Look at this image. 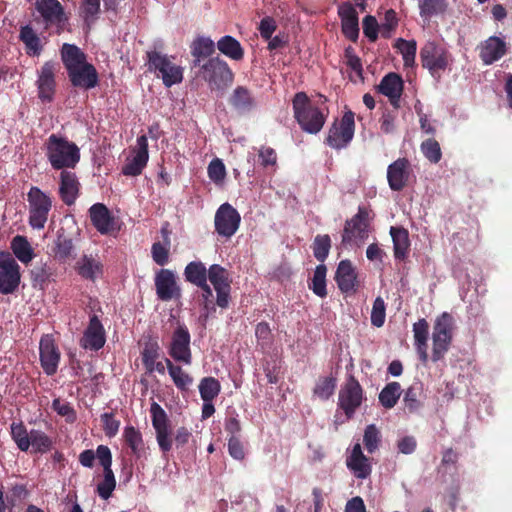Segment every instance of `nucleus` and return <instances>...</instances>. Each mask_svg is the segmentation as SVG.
Masks as SVG:
<instances>
[{
    "label": "nucleus",
    "mask_w": 512,
    "mask_h": 512,
    "mask_svg": "<svg viewBox=\"0 0 512 512\" xmlns=\"http://www.w3.org/2000/svg\"><path fill=\"white\" fill-rule=\"evenodd\" d=\"M60 54L72 86L85 90L97 86L98 72L87 62L86 54L78 46L64 43Z\"/></svg>",
    "instance_id": "obj_1"
},
{
    "label": "nucleus",
    "mask_w": 512,
    "mask_h": 512,
    "mask_svg": "<svg viewBox=\"0 0 512 512\" xmlns=\"http://www.w3.org/2000/svg\"><path fill=\"white\" fill-rule=\"evenodd\" d=\"M294 118L302 131L319 133L328 117L326 112L315 105L305 92H297L292 99Z\"/></svg>",
    "instance_id": "obj_2"
},
{
    "label": "nucleus",
    "mask_w": 512,
    "mask_h": 512,
    "mask_svg": "<svg viewBox=\"0 0 512 512\" xmlns=\"http://www.w3.org/2000/svg\"><path fill=\"white\" fill-rule=\"evenodd\" d=\"M46 156L53 169L63 171L77 165L80 150L67 138L51 134L46 141Z\"/></svg>",
    "instance_id": "obj_3"
},
{
    "label": "nucleus",
    "mask_w": 512,
    "mask_h": 512,
    "mask_svg": "<svg viewBox=\"0 0 512 512\" xmlns=\"http://www.w3.org/2000/svg\"><path fill=\"white\" fill-rule=\"evenodd\" d=\"M375 214L369 205H360L357 213L347 219L342 232L343 245H362L369 236Z\"/></svg>",
    "instance_id": "obj_4"
},
{
    "label": "nucleus",
    "mask_w": 512,
    "mask_h": 512,
    "mask_svg": "<svg viewBox=\"0 0 512 512\" xmlns=\"http://www.w3.org/2000/svg\"><path fill=\"white\" fill-rule=\"evenodd\" d=\"M199 68V76L212 91H224L234 80V73L228 63L219 56L210 57Z\"/></svg>",
    "instance_id": "obj_5"
},
{
    "label": "nucleus",
    "mask_w": 512,
    "mask_h": 512,
    "mask_svg": "<svg viewBox=\"0 0 512 512\" xmlns=\"http://www.w3.org/2000/svg\"><path fill=\"white\" fill-rule=\"evenodd\" d=\"M27 201L29 208V225L33 229H43L52 208L51 197L40 188L32 186L27 193Z\"/></svg>",
    "instance_id": "obj_6"
},
{
    "label": "nucleus",
    "mask_w": 512,
    "mask_h": 512,
    "mask_svg": "<svg viewBox=\"0 0 512 512\" xmlns=\"http://www.w3.org/2000/svg\"><path fill=\"white\" fill-rule=\"evenodd\" d=\"M354 132V113L348 110L340 120H334L328 130L324 143L332 149L341 150L350 144L354 137Z\"/></svg>",
    "instance_id": "obj_7"
},
{
    "label": "nucleus",
    "mask_w": 512,
    "mask_h": 512,
    "mask_svg": "<svg viewBox=\"0 0 512 512\" xmlns=\"http://www.w3.org/2000/svg\"><path fill=\"white\" fill-rule=\"evenodd\" d=\"M454 320L451 314L443 312L439 315L433 326L432 333V361L438 362L444 358L452 342Z\"/></svg>",
    "instance_id": "obj_8"
},
{
    "label": "nucleus",
    "mask_w": 512,
    "mask_h": 512,
    "mask_svg": "<svg viewBox=\"0 0 512 512\" xmlns=\"http://www.w3.org/2000/svg\"><path fill=\"white\" fill-rule=\"evenodd\" d=\"M150 71L158 73L161 76L163 84L166 87L178 84L183 80V69L179 65L172 63L167 55L157 51H148L146 53Z\"/></svg>",
    "instance_id": "obj_9"
},
{
    "label": "nucleus",
    "mask_w": 512,
    "mask_h": 512,
    "mask_svg": "<svg viewBox=\"0 0 512 512\" xmlns=\"http://www.w3.org/2000/svg\"><path fill=\"white\" fill-rule=\"evenodd\" d=\"M420 59L423 68L428 69L432 76H436L447 68L450 55L441 45L428 41L420 50Z\"/></svg>",
    "instance_id": "obj_10"
},
{
    "label": "nucleus",
    "mask_w": 512,
    "mask_h": 512,
    "mask_svg": "<svg viewBox=\"0 0 512 512\" xmlns=\"http://www.w3.org/2000/svg\"><path fill=\"white\" fill-rule=\"evenodd\" d=\"M228 270L219 264H213L208 268V279L213 285L217 297L216 303L222 309L229 306L231 279Z\"/></svg>",
    "instance_id": "obj_11"
},
{
    "label": "nucleus",
    "mask_w": 512,
    "mask_h": 512,
    "mask_svg": "<svg viewBox=\"0 0 512 512\" xmlns=\"http://www.w3.org/2000/svg\"><path fill=\"white\" fill-rule=\"evenodd\" d=\"M363 401V389L354 376H350L339 391L338 406L351 418Z\"/></svg>",
    "instance_id": "obj_12"
},
{
    "label": "nucleus",
    "mask_w": 512,
    "mask_h": 512,
    "mask_svg": "<svg viewBox=\"0 0 512 512\" xmlns=\"http://www.w3.org/2000/svg\"><path fill=\"white\" fill-rule=\"evenodd\" d=\"M20 267L10 254L0 253V293H14L20 284Z\"/></svg>",
    "instance_id": "obj_13"
},
{
    "label": "nucleus",
    "mask_w": 512,
    "mask_h": 512,
    "mask_svg": "<svg viewBox=\"0 0 512 512\" xmlns=\"http://www.w3.org/2000/svg\"><path fill=\"white\" fill-rule=\"evenodd\" d=\"M190 333L185 325H179L173 332L168 346L169 356L176 362L191 365Z\"/></svg>",
    "instance_id": "obj_14"
},
{
    "label": "nucleus",
    "mask_w": 512,
    "mask_h": 512,
    "mask_svg": "<svg viewBox=\"0 0 512 512\" xmlns=\"http://www.w3.org/2000/svg\"><path fill=\"white\" fill-rule=\"evenodd\" d=\"M241 216L229 203L222 204L215 214V230L226 238L233 236L239 228Z\"/></svg>",
    "instance_id": "obj_15"
},
{
    "label": "nucleus",
    "mask_w": 512,
    "mask_h": 512,
    "mask_svg": "<svg viewBox=\"0 0 512 512\" xmlns=\"http://www.w3.org/2000/svg\"><path fill=\"white\" fill-rule=\"evenodd\" d=\"M155 289L157 298L167 302L181 298L182 291L177 284L176 275L170 269H160L155 275Z\"/></svg>",
    "instance_id": "obj_16"
},
{
    "label": "nucleus",
    "mask_w": 512,
    "mask_h": 512,
    "mask_svg": "<svg viewBox=\"0 0 512 512\" xmlns=\"http://www.w3.org/2000/svg\"><path fill=\"white\" fill-rule=\"evenodd\" d=\"M152 425L156 431V439L159 448L166 453L172 448V439L170 438L169 420L164 409L156 402L150 407Z\"/></svg>",
    "instance_id": "obj_17"
},
{
    "label": "nucleus",
    "mask_w": 512,
    "mask_h": 512,
    "mask_svg": "<svg viewBox=\"0 0 512 512\" xmlns=\"http://www.w3.org/2000/svg\"><path fill=\"white\" fill-rule=\"evenodd\" d=\"M413 170L410 161L398 158L387 167V181L392 191H402L410 182Z\"/></svg>",
    "instance_id": "obj_18"
},
{
    "label": "nucleus",
    "mask_w": 512,
    "mask_h": 512,
    "mask_svg": "<svg viewBox=\"0 0 512 512\" xmlns=\"http://www.w3.org/2000/svg\"><path fill=\"white\" fill-rule=\"evenodd\" d=\"M60 355L53 336L49 334L43 335L39 343V356L41 367L48 376H52L57 372Z\"/></svg>",
    "instance_id": "obj_19"
},
{
    "label": "nucleus",
    "mask_w": 512,
    "mask_h": 512,
    "mask_svg": "<svg viewBox=\"0 0 512 512\" xmlns=\"http://www.w3.org/2000/svg\"><path fill=\"white\" fill-rule=\"evenodd\" d=\"M56 65L52 61L45 62L38 71L36 81L38 97L42 102H52L56 92Z\"/></svg>",
    "instance_id": "obj_20"
},
{
    "label": "nucleus",
    "mask_w": 512,
    "mask_h": 512,
    "mask_svg": "<svg viewBox=\"0 0 512 512\" xmlns=\"http://www.w3.org/2000/svg\"><path fill=\"white\" fill-rule=\"evenodd\" d=\"M338 16L341 19L342 34L356 43L359 38V17L356 9L350 2H344L338 7Z\"/></svg>",
    "instance_id": "obj_21"
},
{
    "label": "nucleus",
    "mask_w": 512,
    "mask_h": 512,
    "mask_svg": "<svg viewBox=\"0 0 512 512\" xmlns=\"http://www.w3.org/2000/svg\"><path fill=\"white\" fill-rule=\"evenodd\" d=\"M149 159L148 139L146 135L137 138L135 154L123 167L122 173L125 176H138L146 167Z\"/></svg>",
    "instance_id": "obj_22"
},
{
    "label": "nucleus",
    "mask_w": 512,
    "mask_h": 512,
    "mask_svg": "<svg viewBox=\"0 0 512 512\" xmlns=\"http://www.w3.org/2000/svg\"><path fill=\"white\" fill-rule=\"evenodd\" d=\"M106 342L105 330L97 315H92L81 339V346L94 351L100 350Z\"/></svg>",
    "instance_id": "obj_23"
},
{
    "label": "nucleus",
    "mask_w": 512,
    "mask_h": 512,
    "mask_svg": "<svg viewBox=\"0 0 512 512\" xmlns=\"http://www.w3.org/2000/svg\"><path fill=\"white\" fill-rule=\"evenodd\" d=\"M89 217L92 225L103 235L116 230L115 218L103 203L93 204L89 208Z\"/></svg>",
    "instance_id": "obj_24"
},
{
    "label": "nucleus",
    "mask_w": 512,
    "mask_h": 512,
    "mask_svg": "<svg viewBox=\"0 0 512 512\" xmlns=\"http://www.w3.org/2000/svg\"><path fill=\"white\" fill-rule=\"evenodd\" d=\"M403 88V79L399 74L394 72H390L385 75L378 85V91L388 97L391 105L396 109L400 106L399 103Z\"/></svg>",
    "instance_id": "obj_25"
},
{
    "label": "nucleus",
    "mask_w": 512,
    "mask_h": 512,
    "mask_svg": "<svg viewBox=\"0 0 512 512\" xmlns=\"http://www.w3.org/2000/svg\"><path fill=\"white\" fill-rule=\"evenodd\" d=\"M80 183L74 172L63 170L60 173L59 195L64 204L71 206L79 196Z\"/></svg>",
    "instance_id": "obj_26"
},
{
    "label": "nucleus",
    "mask_w": 512,
    "mask_h": 512,
    "mask_svg": "<svg viewBox=\"0 0 512 512\" xmlns=\"http://www.w3.org/2000/svg\"><path fill=\"white\" fill-rule=\"evenodd\" d=\"M75 252V237L69 233L64 227L57 231L56 239L53 247V254L55 259L65 262L74 257Z\"/></svg>",
    "instance_id": "obj_27"
},
{
    "label": "nucleus",
    "mask_w": 512,
    "mask_h": 512,
    "mask_svg": "<svg viewBox=\"0 0 512 512\" xmlns=\"http://www.w3.org/2000/svg\"><path fill=\"white\" fill-rule=\"evenodd\" d=\"M346 465L358 479H366L372 472L369 458L363 454L359 443L353 446L351 454L346 460Z\"/></svg>",
    "instance_id": "obj_28"
},
{
    "label": "nucleus",
    "mask_w": 512,
    "mask_h": 512,
    "mask_svg": "<svg viewBox=\"0 0 512 512\" xmlns=\"http://www.w3.org/2000/svg\"><path fill=\"white\" fill-rule=\"evenodd\" d=\"M506 52V43L497 36H491L482 43L479 56L485 65H491L501 59Z\"/></svg>",
    "instance_id": "obj_29"
},
{
    "label": "nucleus",
    "mask_w": 512,
    "mask_h": 512,
    "mask_svg": "<svg viewBox=\"0 0 512 512\" xmlns=\"http://www.w3.org/2000/svg\"><path fill=\"white\" fill-rule=\"evenodd\" d=\"M335 281L338 288L344 293L356 290L357 274L350 260L340 261L335 273Z\"/></svg>",
    "instance_id": "obj_30"
},
{
    "label": "nucleus",
    "mask_w": 512,
    "mask_h": 512,
    "mask_svg": "<svg viewBox=\"0 0 512 512\" xmlns=\"http://www.w3.org/2000/svg\"><path fill=\"white\" fill-rule=\"evenodd\" d=\"M75 270L85 280L95 281L103 274V264L92 255H83L75 265Z\"/></svg>",
    "instance_id": "obj_31"
},
{
    "label": "nucleus",
    "mask_w": 512,
    "mask_h": 512,
    "mask_svg": "<svg viewBox=\"0 0 512 512\" xmlns=\"http://www.w3.org/2000/svg\"><path fill=\"white\" fill-rule=\"evenodd\" d=\"M230 105L239 113H248L256 107V100L251 91L244 86H237L229 98Z\"/></svg>",
    "instance_id": "obj_32"
},
{
    "label": "nucleus",
    "mask_w": 512,
    "mask_h": 512,
    "mask_svg": "<svg viewBox=\"0 0 512 512\" xmlns=\"http://www.w3.org/2000/svg\"><path fill=\"white\" fill-rule=\"evenodd\" d=\"M215 52V43L209 37L199 36L191 44V55L193 56V67L201 66L203 58L210 57Z\"/></svg>",
    "instance_id": "obj_33"
},
{
    "label": "nucleus",
    "mask_w": 512,
    "mask_h": 512,
    "mask_svg": "<svg viewBox=\"0 0 512 512\" xmlns=\"http://www.w3.org/2000/svg\"><path fill=\"white\" fill-rule=\"evenodd\" d=\"M390 235L393 241L394 257L398 260H404L410 248L408 231L403 227L392 226Z\"/></svg>",
    "instance_id": "obj_34"
},
{
    "label": "nucleus",
    "mask_w": 512,
    "mask_h": 512,
    "mask_svg": "<svg viewBox=\"0 0 512 512\" xmlns=\"http://www.w3.org/2000/svg\"><path fill=\"white\" fill-rule=\"evenodd\" d=\"M36 9L50 23L60 22L64 13L58 0H37Z\"/></svg>",
    "instance_id": "obj_35"
},
{
    "label": "nucleus",
    "mask_w": 512,
    "mask_h": 512,
    "mask_svg": "<svg viewBox=\"0 0 512 512\" xmlns=\"http://www.w3.org/2000/svg\"><path fill=\"white\" fill-rule=\"evenodd\" d=\"M217 49L226 57L234 60L241 61L244 58V49L240 42L230 36L225 35L217 41Z\"/></svg>",
    "instance_id": "obj_36"
},
{
    "label": "nucleus",
    "mask_w": 512,
    "mask_h": 512,
    "mask_svg": "<svg viewBox=\"0 0 512 512\" xmlns=\"http://www.w3.org/2000/svg\"><path fill=\"white\" fill-rule=\"evenodd\" d=\"M184 277L187 282L199 287L207 283L208 269L201 261H192L186 265Z\"/></svg>",
    "instance_id": "obj_37"
},
{
    "label": "nucleus",
    "mask_w": 512,
    "mask_h": 512,
    "mask_svg": "<svg viewBox=\"0 0 512 512\" xmlns=\"http://www.w3.org/2000/svg\"><path fill=\"white\" fill-rule=\"evenodd\" d=\"M165 365L175 386L181 391L188 390L193 383V377L186 373L181 366L173 364L169 358H165Z\"/></svg>",
    "instance_id": "obj_38"
},
{
    "label": "nucleus",
    "mask_w": 512,
    "mask_h": 512,
    "mask_svg": "<svg viewBox=\"0 0 512 512\" xmlns=\"http://www.w3.org/2000/svg\"><path fill=\"white\" fill-rule=\"evenodd\" d=\"M20 40L25 45L26 53L29 56H39L42 51L41 40L29 25L21 27Z\"/></svg>",
    "instance_id": "obj_39"
},
{
    "label": "nucleus",
    "mask_w": 512,
    "mask_h": 512,
    "mask_svg": "<svg viewBox=\"0 0 512 512\" xmlns=\"http://www.w3.org/2000/svg\"><path fill=\"white\" fill-rule=\"evenodd\" d=\"M11 249L15 257L24 264L29 263L34 257L33 249L25 236H15L11 241Z\"/></svg>",
    "instance_id": "obj_40"
},
{
    "label": "nucleus",
    "mask_w": 512,
    "mask_h": 512,
    "mask_svg": "<svg viewBox=\"0 0 512 512\" xmlns=\"http://www.w3.org/2000/svg\"><path fill=\"white\" fill-rule=\"evenodd\" d=\"M401 393V385L395 381L390 382L379 393V402L384 408L391 409L397 404Z\"/></svg>",
    "instance_id": "obj_41"
},
{
    "label": "nucleus",
    "mask_w": 512,
    "mask_h": 512,
    "mask_svg": "<svg viewBox=\"0 0 512 512\" xmlns=\"http://www.w3.org/2000/svg\"><path fill=\"white\" fill-rule=\"evenodd\" d=\"M198 388L203 402L213 401L221 391V384L218 379L208 376L200 380Z\"/></svg>",
    "instance_id": "obj_42"
},
{
    "label": "nucleus",
    "mask_w": 512,
    "mask_h": 512,
    "mask_svg": "<svg viewBox=\"0 0 512 512\" xmlns=\"http://www.w3.org/2000/svg\"><path fill=\"white\" fill-rule=\"evenodd\" d=\"M393 47L398 50L402 55L404 65L406 67L413 66L415 64V57L417 51V44L415 40H405L398 38Z\"/></svg>",
    "instance_id": "obj_43"
},
{
    "label": "nucleus",
    "mask_w": 512,
    "mask_h": 512,
    "mask_svg": "<svg viewBox=\"0 0 512 512\" xmlns=\"http://www.w3.org/2000/svg\"><path fill=\"white\" fill-rule=\"evenodd\" d=\"M422 392L423 388L421 383H414L405 391L403 402L405 408L410 413L418 411L423 406V403L420 400Z\"/></svg>",
    "instance_id": "obj_44"
},
{
    "label": "nucleus",
    "mask_w": 512,
    "mask_h": 512,
    "mask_svg": "<svg viewBox=\"0 0 512 512\" xmlns=\"http://www.w3.org/2000/svg\"><path fill=\"white\" fill-rule=\"evenodd\" d=\"M11 437L21 451H28L31 445V431H27L23 422L11 424Z\"/></svg>",
    "instance_id": "obj_45"
},
{
    "label": "nucleus",
    "mask_w": 512,
    "mask_h": 512,
    "mask_svg": "<svg viewBox=\"0 0 512 512\" xmlns=\"http://www.w3.org/2000/svg\"><path fill=\"white\" fill-rule=\"evenodd\" d=\"M446 0H419L420 16L426 19L443 14L447 9Z\"/></svg>",
    "instance_id": "obj_46"
},
{
    "label": "nucleus",
    "mask_w": 512,
    "mask_h": 512,
    "mask_svg": "<svg viewBox=\"0 0 512 512\" xmlns=\"http://www.w3.org/2000/svg\"><path fill=\"white\" fill-rule=\"evenodd\" d=\"M326 273V266L324 264L318 265L314 271L311 284H309V288L314 292V294L321 298H324L327 295Z\"/></svg>",
    "instance_id": "obj_47"
},
{
    "label": "nucleus",
    "mask_w": 512,
    "mask_h": 512,
    "mask_svg": "<svg viewBox=\"0 0 512 512\" xmlns=\"http://www.w3.org/2000/svg\"><path fill=\"white\" fill-rule=\"evenodd\" d=\"M52 275L53 270L46 263L35 266L31 270V280L33 286L44 289L50 281Z\"/></svg>",
    "instance_id": "obj_48"
},
{
    "label": "nucleus",
    "mask_w": 512,
    "mask_h": 512,
    "mask_svg": "<svg viewBox=\"0 0 512 512\" xmlns=\"http://www.w3.org/2000/svg\"><path fill=\"white\" fill-rule=\"evenodd\" d=\"M381 432L376 427L375 424H370L365 428L364 435H363V443L365 446V449L370 453L373 454L376 450H378L380 444H381Z\"/></svg>",
    "instance_id": "obj_49"
},
{
    "label": "nucleus",
    "mask_w": 512,
    "mask_h": 512,
    "mask_svg": "<svg viewBox=\"0 0 512 512\" xmlns=\"http://www.w3.org/2000/svg\"><path fill=\"white\" fill-rule=\"evenodd\" d=\"M123 437L125 443L131 449L132 453L139 455L143 448V439L140 431L133 426H126L124 429Z\"/></svg>",
    "instance_id": "obj_50"
},
{
    "label": "nucleus",
    "mask_w": 512,
    "mask_h": 512,
    "mask_svg": "<svg viewBox=\"0 0 512 512\" xmlns=\"http://www.w3.org/2000/svg\"><path fill=\"white\" fill-rule=\"evenodd\" d=\"M170 238L166 235L165 243L155 242L151 247V254L153 261L159 265L164 266L169 261Z\"/></svg>",
    "instance_id": "obj_51"
},
{
    "label": "nucleus",
    "mask_w": 512,
    "mask_h": 512,
    "mask_svg": "<svg viewBox=\"0 0 512 512\" xmlns=\"http://www.w3.org/2000/svg\"><path fill=\"white\" fill-rule=\"evenodd\" d=\"M313 254L314 257L320 261L324 262L328 257L330 248H331V239L330 236L325 235H317L313 242Z\"/></svg>",
    "instance_id": "obj_52"
},
{
    "label": "nucleus",
    "mask_w": 512,
    "mask_h": 512,
    "mask_svg": "<svg viewBox=\"0 0 512 512\" xmlns=\"http://www.w3.org/2000/svg\"><path fill=\"white\" fill-rule=\"evenodd\" d=\"M30 441L36 453H46L52 447V440L41 430L32 429Z\"/></svg>",
    "instance_id": "obj_53"
},
{
    "label": "nucleus",
    "mask_w": 512,
    "mask_h": 512,
    "mask_svg": "<svg viewBox=\"0 0 512 512\" xmlns=\"http://www.w3.org/2000/svg\"><path fill=\"white\" fill-rule=\"evenodd\" d=\"M421 151L431 163H438L442 158L439 143L434 138H429L421 143Z\"/></svg>",
    "instance_id": "obj_54"
},
{
    "label": "nucleus",
    "mask_w": 512,
    "mask_h": 512,
    "mask_svg": "<svg viewBox=\"0 0 512 512\" xmlns=\"http://www.w3.org/2000/svg\"><path fill=\"white\" fill-rule=\"evenodd\" d=\"M398 23L399 19L397 17V13L395 12V10H387L384 15V21L380 24L381 36L384 39L391 38L396 28L398 27Z\"/></svg>",
    "instance_id": "obj_55"
},
{
    "label": "nucleus",
    "mask_w": 512,
    "mask_h": 512,
    "mask_svg": "<svg viewBox=\"0 0 512 512\" xmlns=\"http://www.w3.org/2000/svg\"><path fill=\"white\" fill-rule=\"evenodd\" d=\"M160 356V346L156 341H148L145 343L144 348L141 352L142 363L147 369L148 367L152 368V364L156 362V360Z\"/></svg>",
    "instance_id": "obj_56"
},
{
    "label": "nucleus",
    "mask_w": 512,
    "mask_h": 512,
    "mask_svg": "<svg viewBox=\"0 0 512 512\" xmlns=\"http://www.w3.org/2000/svg\"><path fill=\"white\" fill-rule=\"evenodd\" d=\"M52 409L60 416L64 417L66 422L74 423L77 419V414L73 406L59 398H56L52 402Z\"/></svg>",
    "instance_id": "obj_57"
},
{
    "label": "nucleus",
    "mask_w": 512,
    "mask_h": 512,
    "mask_svg": "<svg viewBox=\"0 0 512 512\" xmlns=\"http://www.w3.org/2000/svg\"><path fill=\"white\" fill-rule=\"evenodd\" d=\"M336 388V379L334 377H324L319 379L314 388V394L321 399H328L333 395Z\"/></svg>",
    "instance_id": "obj_58"
},
{
    "label": "nucleus",
    "mask_w": 512,
    "mask_h": 512,
    "mask_svg": "<svg viewBox=\"0 0 512 512\" xmlns=\"http://www.w3.org/2000/svg\"><path fill=\"white\" fill-rule=\"evenodd\" d=\"M208 177L215 184H221L226 177V168L219 158L213 159L207 168Z\"/></svg>",
    "instance_id": "obj_59"
},
{
    "label": "nucleus",
    "mask_w": 512,
    "mask_h": 512,
    "mask_svg": "<svg viewBox=\"0 0 512 512\" xmlns=\"http://www.w3.org/2000/svg\"><path fill=\"white\" fill-rule=\"evenodd\" d=\"M386 317V305L384 300L379 296L377 297L372 306L371 323L373 326L380 328L383 326Z\"/></svg>",
    "instance_id": "obj_60"
},
{
    "label": "nucleus",
    "mask_w": 512,
    "mask_h": 512,
    "mask_svg": "<svg viewBox=\"0 0 512 512\" xmlns=\"http://www.w3.org/2000/svg\"><path fill=\"white\" fill-rule=\"evenodd\" d=\"M102 428L105 435L112 438L117 435L120 427V421L115 418L113 412H105L100 416Z\"/></svg>",
    "instance_id": "obj_61"
},
{
    "label": "nucleus",
    "mask_w": 512,
    "mask_h": 512,
    "mask_svg": "<svg viewBox=\"0 0 512 512\" xmlns=\"http://www.w3.org/2000/svg\"><path fill=\"white\" fill-rule=\"evenodd\" d=\"M414 345L428 344L429 324L426 319L421 318L413 324Z\"/></svg>",
    "instance_id": "obj_62"
},
{
    "label": "nucleus",
    "mask_w": 512,
    "mask_h": 512,
    "mask_svg": "<svg viewBox=\"0 0 512 512\" xmlns=\"http://www.w3.org/2000/svg\"><path fill=\"white\" fill-rule=\"evenodd\" d=\"M362 27L364 35L370 42H375L378 39V33H381V26L374 16H365L362 20Z\"/></svg>",
    "instance_id": "obj_63"
},
{
    "label": "nucleus",
    "mask_w": 512,
    "mask_h": 512,
    "mask_svg": "<svg viewBox=\"0 0 512 512\" xmlns=\"http://www.w3.org/2000/svg\"><path fill=\"white\" fill-rule=\"evenodd\" d=\"M81 9L85 21H89L99 13L100 0H83Z\"/></svg>",
    "instance_id": "obj_64"
}]
</instances>
